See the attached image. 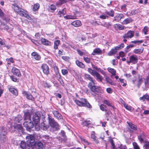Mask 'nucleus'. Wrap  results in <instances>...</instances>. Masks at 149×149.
Here are the masks:
<instances>
[{"mask_svg":"<svg viewBox=\"0 0 149 149\" xmlns=\"http://www.w3.org/2000/svg\"><path fill=\"white\" fill-rule=\"evenodd\" d=\"M146 99L147 101H149V95H148L147 93L143 95L142 97L139 98V100H142L143 102L145 101Z\"/></svg>","mask_w":149,"mask_h":149,"instance_id":"obj_32","label":"nucleus"},{"mask_svg":"<svg viewBox=\"0 0 149 149\" xmlns=\"http://www.w3.org/2000/svg\"><path fill=\"white\" fill-rule=\"evenodd\" d=\"M64 18L66 19H77V16L75 15H68L64 16Z\"/></svg>","mask_w":149,"mask_h":149,"instance_id":"obj_35","label":"nucleus"},{"mask_svg":"<svg viewBox=\"0 0 149 149\" xmlns=\"http://www.w3.org/2000/svg\"><path fill=\"white\" fill-rule=\"evenodd\" d=\"M127 123L129 126L132 130H130L129 131L130 132L132 133L133 131H135L137 130V127L136 125L133 124L132 123L130 122L127 121Z\"/></svg>","mask_w":149,"mask_h":149,"instance_id":"obj_12","label":"nucleus"},{"mask_svg":"<svg viewBox=\"0 0 149 149\" xmlns=\"http://www.w3.org/2000/svg\"><path fill=\"white\" fill-rule=\"evenodd\" d=\"M15 129L19 130H22L23 127L21 125L19 124H16L14 126Z\"/></svg>","mask_w":149,"mask_h":149,"instance_id":"obj_46","label":"nucleus"},{"mask_svg":"<svg viewBox=\"0 0 149 149\" xmlns=\"http://www.w3.org/2000/svg\"><path fill=\"white\" fill-rule=\"evenodd\" d=\"M27 139H28L27 142L32 147L34 144H35V140L33 136L32 135H29V136L26 137Z\"/></svg>","mask_w":149,"mask_h":149,"instance_id":"obj_6","label":"nucleus"},{"mask_svg":"<svg viewBox=\"0 0 149 149\" xmlns=\"http://www.w3.org/2000/svg\"><path fill=\"white\" fill-rule=\"evenodd\" d=\"M67 2L66 0H58L56 3V6L58 7Z\"/></svg>","mask_w":149,"mask_h":149,"instance_id":"obj_33","label":"nucleus"},{"mask_svg":"<svg viewBox=\"0 0 149 149\" xmlns=\"http://www.w3.org/2000/svg\"><path fill=\"white\" fill-rule=\"evenodd\" d=\"M103 103L107 106L111 107L113 110L115 111L116 109V107L113 105V104L111 102L108 100H104L103 101Z\"/></svg>","mask_w":149,"mask_h":149,"instance_id":"obj_18","label":"nucleus"},{"mask_svg":"<svg viewBox=\"0 0 149 149\" xmlns=\"http://www.w3.org/2000/svg\"><path fill=\"white\" fill-rule=\"evenodd\" d=\"M102 50L99 48H96L94 49L91 54L93 55H95L96 54H99L102 53Z\"/></svg>","mask_w":149,"mask_h":149,"instance_id":"obj_26","label":"nucleus"},{"mask_svg":"<svg viewBox=\"0 0 149 149\" xmlns=\"http://www.w3.org/2000/svg\"><path fill=\"white\" fill-rule=\"evenodd\" d=\"M119 80H120V81L121 83H123V84L122 85V86H123L124 87L126 86L127 84L126 81L125 80H124V79L119 78Z\"/></svg>","mask_w":149,"mask_h":149,"instance_id":"obj_62","label":"nucleus"},{"mask_svg":"<svg viewBox=\"0 0 149 149\" xmlns=\"http://www.w3.org/2000/svg\"><path fill=\"white\" fill-rule=\"evenodd\" d=\"M134 31H128L126 33H125L123 36L122 38H124L123 41L125 43H126L127 40L126 39L131 38L133 37L134 36Z\"/></svg>","mask_w":149,"mask_h":149,"instance_id":"obj_4","label":"nucleus"},{"mask_svg":"<svg viewBox=\"0 0 149 149\" xmlns=\"http://www.w3.org/2000/svg\"><path fill=\"white\" fill-rule=\"evenodd\" d=\"M71 24L74 26L76 27L80 26L82 25L81 21L78 20L74 21L71 22Z\"/></svg>","mask_w":149,"mask_h":149,"instance_id":"obj_20","label":"nucleus"},{"mask_svg":"<svg viewBox=\"0 0 149 149\" xmlns=\"http://www.w3.org/2000/svg\"><path fill=\"white\" fill-rule=\"evenodd\" d=\"M83 59L87 63H89L91 62V59L89 58L86 56L83 57Z\"/></svg>","mask_w":149,"mask_h":149,"instance_id":"obj_61","label":"nucleus"},{"mask_svg":"<svg viewBox=\"0 0 149 149\" xmlns=\"http://www.w3.org/2000/svg\"><path fill=\"white\" fill-rule=\"evenodd\" d=\"M44 147L43 144L41 141L35 142V144L32 147V149H40L43 148Z\"/></svg>","mask_w":149,"mask_h":149,"instance_id":"obj_10","label":"nucleus"},{"mask_svg":"<svg viewBox=\"0 0 149 149\" xmlns=\"http://www.w3.org/2000/svg\"><path fill=\"white\" fill-rule=\"evenodd\" d=\"M108 71L111 73L113 75H116V71L113 68H107Z\"/></svg>","mask_w":149,"mask_h":149,"instance_id":"obj_50","label":"nucleus"},{"mask_svg":"<svg viewBox=\"0 0 149 149\" xmlns=\"http://www.w3.org/2000/svg\"><path fill=\"white\" fill-rule=\"evenodd\" d=\"M138 83L137 86L138 88H139L141 84L143 82V79H144V78L143 77L141 76L139 74L138 75Z\"/></svg>","mask_w":149,"mask_h":149,"instance_id":"obj_31","label":"nucleus"},{"mask_svg":"<svg viewBox=\"0 0 149 149\" xmlns=\"http://www.w3.org/2000/svg\"><path fill=\"white\" fill-rule=\"evenodd\" d=\"M105 80L109 84L111 85H113L115 86L116 85V84L113 82L112 80L109 77H105Z\"/></svg>","mask_w":149,"mask_h":149,"instance_id":"obj_42","label":"nucleus"},{"mask_svg":"<svg viewBox=\"0 0 149 149\" xmlns=\"http://www.w3.org/2000/svg\"><path fill=\"white\" fill-rule=\"evenodd\" d=\"M40 5L38 3H36L33 6L32 10L33 11H38L40 8Z\"/></svg>","mask_w":149,"mask_h":149,"instance_id":"obj_39","label":"nucleus"},{"mask_svg":"<svg viewBox=\"0 0 149 149\" xmlns=\"http://www.w3.org/2000/svg\"><path fill=\"white\" fill-rule=\"evenodd\" d=\"M52 67L54 69L55 72L59 71V69L57 66L54 63L52 66Z\"/></svg>","mask_w":149,"mask_h":149,"instance_id":"obj_64","label":"nucleus"},{"mask_svg":"<svg viewBox=\"0 0 149 149\" xmlns=\"http://www.w3.org/2000/svg\"><path fill=\"white\" fill-rule=\"evenodd\" d=\"M91 138L97 144L99 143V141L97 140V137L95 136V133L94 131H92L91 133Z\"/></svg>","mask_w":149,"mask_h":149,"instance_id":"obj_23","label":"nucleus"},{"mask_svg":"<svg viewBox=\"0 0 149 149\" xmlns=\"http://www.w3.org/2000/svg\"><path fill=\"white\" fill-rule=\"evenodd\" d=\"M143 41L142 40H136L134 41H132L131 42L132 43H133L134 44H137L138 45H139V43H143Z\"/></svg>","mask_w":149,"mask_h":149,"instance_id":"obj_60","label":"nucleus"},{"mask_svg":"<svg viewBox=\"0 0 149 149\" xmlns=\"http://www.w3.org/2000/svg\"><path fill=\"white\" fill-rule=\"evenodd\" d=\"M41 43L43 45L46 46H50L51 45V42L50 41L45 39V38H41L40 39Z\"/></svg>","mask_w":149,"mask_h":149,"instance_id":"obj_22","label":"nucleus"},{"mask_svg":"<svg viewBox=\"0 0 149 149\" xmlns=\"http://www.w3.org/2000/svg\"><path fill=\"white\" fill-rule=\"evenodd\" d=\"M6 60L7 61L8 64L9 65L10 64V63H13L14 62L13 58L12 57H10L9 58H7Z\"/></svg>","mask_w":149,"mask_h":149,"instance_id":"obj_54","label":"nucleus"},{"mask_svg":"<svg viewBox=\"0 0 149 149\" xmlns=\"http://www.w3.org/2000/svg\"><path fill=\"white\" fill-rule=\"evenodd\" d=\"M133 20L130 17H129L125 19L123 21V23L124 24H126L132 22Z\"/></svg>","mask_w":149,"mask_h":149,"instance_id":"obj_43","label":"nucleus"},{"mask_svg":"<svg viewBox=\"0 0 149 149\" xmlns=\"http://www.w3.org/2000/svg\"><path fill=\"white\" fill-rule=\"evenodd\" d=\"M145 134L144 133H142L138 136V139L141 143H142L144 141L145 138Z\"/></svg>","mask_w":149,"mask_h":149,"instance_id":"obj_27","label":"nucleus"},{"mask_svg":"<svg viewBox=\"0 0 149 149\" xmlns=\"http://www.w3.org/2000/svg\"><path fill=\"white\" fill-rule=\"evenodd\" d=\"M43 125H42V128L44 130H46L49 127V126L48 124H47L44 123H43Z\"/></svg>","mask_w":149,"mask_h":149,"instance_id":"obj_51","label":"nucleus"},{"mask_svg":"<svg viewBox=\"0 0 149 149\" xmlns=\"http://www.w3.org/2000/svg\"><path fill=\"white\" fill-rule=\"evenodd\" d=\"M49 8L51 10V12L52 13L54 12L56 8V6L54 4L51 5L50 6Z\"/></svg>","mask_w":149,"mask_h":149,"instance_id":"obj_55","label":"nucleus"},{"mask_svg":"<svg viewBox=\"0 0 149 149\" xmlns=\"http://www.w3.org/2000/svg\"><path fill=\"white\" fill-rule=\"evenodd\" d=\"M132 145L134 149H140L139 146L136 142H133Z\"/></svg>","mask_w":149,"mask_h":149,"instance_id":"obj_57","label":"nucleus"},{"mask_svg":"<svg viewBox=\"0 0 149 149\" xmlns=\"http://www.w3.org/2000/svg\"><path fill=\"white\" fill-rule=\"evenodd\" d=\"M91 121L89 120H84L81 123V125L83 127H87L90 125L91 124Z\"/></svg>","mask_w":149,"mask_h":149,"instance_id":"obj_38","label":"nucleus"},{"mask_svg":"<svg viewBox=\"0 0 149 149\" xmlns=\"http://www.w3.org/2000/svg\"><path fill=\"white\" fill-rule=\"evenodd\" d=\"M20 146L22 149H26V144L24 141H22L20 143Z\"/></svg>","mask_w":149,"mask_h":149,"instance_id":"obj_49","label":"nucleus"},{"mask_svg":"<svg viewBox=\"0 0 149 149\" xmlns=\"http://www.w3.org/2000/svg\"><path fill=\"white\" fill-rule=\"evenodd\" d=\"M43 85L45 88H49L52 86L51 84L47 81H44Z\"/></svg>","mask_w":149,"mask_h":149,"instance_id":"obj_45","label":"nucleus"},{"mask_svg":"<svg viewBox=\"0 0 149 149\" xmlns=\"http://www.w3.org/2000/svg\"><path fill=\"white\" fill-rule=\"evenodd\" d=\"M22 119V117L21 115H18L15 118L14 120L17 123H19Z\"/></svg>","mask_w":149,"mask_h":149,"instance_id":"obj_48","label":"nucleus"},{"mask_svg":"<svg viewBox=\"0 0 149 149\" xmlns=\"http://www.w3.org/2000/svg\"><path fill=\"white\" fill-rule=\"evenodd\" d=\"M114 28L120 30H123L124 29V26L119 24H116L114 25Z\"/></svg>","mask_w":149,"mask_h":149,"instance_id":"obj_29","label":"nucleus"},{"mask_svg":"<svg viewBox=\"0 0 149 149\" xmlns=\"http://www.w3.org/2000/svg\"><path fill=\"white\" fill-rule=\"evenodd\" d=\"M25 11L27 12V11H25L24 9L21 8L17 13L20 16L23 17L26 13Z\"/></svg>","mask_w":149,"mask_h":149,"instance_id":"obj_36","label":"nucleus"},{"mask_svg":"<svg viewBox=\"0 0 149 149\" xmlns=\"http://www.w3.org/2000/svg\"><path fill=\"white\" fill-rule=\"evenodd\" d=\"M41 68L42 69V71L44 74L46 75L49 74V67L47 64L45 63L42 64Z\"/></svg>","mask_w":149,"mask_h":149,"instance_id":"obj_9","label":"nucleus"},{"mask_svg":"<svg viewBox=\"0 0 149 149\" xmlns=\"http://www.w3.org/2000/svg\"><path fill=\"white\" fill-rule=\"evenodd\" d=\"M11 72L14 75L18 77H20L21 76V74L19 69L15 67H13L11 69Z\"/></svg>","mask_w":149,"mask_h":149,"instance_id":"obj_8","label":"nucleus"},{"mask_svg":"<svg viewBox=\"0 0 149 149\" xmlns=\"http://www.w3.org/2000/svg\"><path fill=\"white\" fill-rule=\"evenodd\" d=\"M0 134H7V132L6 128L4 126L1 127L0 129Z\"/></svg>","mask_w":149,"mask_h":149,"instance_id":"obj_34","label":"nucleus"},{"mask_svg":"<svg viewBox=\"0 0 149 149\" xmlns=\"http://www.w3.org/2000/svg\"><path fill=\"white\" fill-rule=\"evenodd\" d=\"M143 147L144 149H149V141H145Z\"/></svg>","mask_w":149,"mask_h":149,"instance_id":"obj_56","label":"nucleus"},{"mask_svg":"<svg viewBox=\"0 0 149 149\" xmlns=\"http://www.w3.org/2000/svg\"><path fill=\"white\" fill-rule=\"evenodd\" d=\"M101 25L108 29L111 27L112 25L111 22H105L104 24H101Z\"/></svg>","mask_w":149,"mask_h":149,"instance_id":"obj_44","label":"nucleus"},{"mask_svg":"<svg viewBox=\"0 0 149 149\" xmlns=\"http://www.w3.org/2000/svg\"><path fill=\"white\" fill-rule=\"evenodd\" d=\"M10 78L11 80L15 82H18L19 81V80L14 75H12L10 77Z\"/></svg>","mask_w":149,"mask_h":149,"instance_id":"obj_59","label":"nucleus"},{"mask_svg":"<svg viewBox=\"0 0 149 149\" xmlns=\"http://www.w3.org/2000/svg\"><path fill=\"white\" fill-rule=\"evenodd\" d=\"M100 109L103 111H104L105 113V115L107 116H108L111 113V112L109 110H108L107 108L106 105L104 104H101L100 106Z\"/></svg>","mask_w":149,"mask_h":149,"instance_id":"obj_7","label":"nucleus"},{"mask_svg":"<svg viewBox=\"0 0 149 149\" xmlns=\"http://www.w3.org/2000/svg\"><path fill=\"white\" fill-rule=\"evenodd\" d=\"M117 53L116 50L113 48H112L111 49L110 51L108 53L107 55L110 56L115 55Z\"/></svg>","mask_w":149,"mask_h":149,"instance_id":"obj_40","label":"nucleus"},{"mask_svg":"<svg viewBox=\"0 0 149 149\" xmlns=\"http://www.w3.org/2000/svg\"><path fill=\"white\" fill-rule=\"evenodd\" d=\"M6 135L7 134H0V139L3 142L6 141Z\"/></svg>","mask_w":149,"mask_h":149,"instance_id":"obj_47","label":"nucleus"},{"mask_svg":"<svg viewBox=\"0 0 149 149\" xmlns=\"http://www.w3.org/2000/svg\"><path fill=\"white\" fill-rule=\"evenodd\" d=\"M79 137L81 141L82 142H83L84 143L87 145H89L90 143L88 142V141H87L86 139H84V138L83 137L81 136H79Z\"/></svg>","mask_w":149,"mask_h":149,"instance_id":"obj_52","label":"nucleus"},{"mask_svg":"<svg viewBox=\"0 0 149 149\" xmlns=\"http://www.w3.org/2000/svg\"><path fill=\"white\" fill-rule=\"evenodd\" d=\"M144 48L141 47L140 49H135L133 52L135 54H140L143 52Z\"/></svg>","mask_w":149,"mask_h":149,"instance_id":"obj_28","label":"nucleus"},{"mask_svg":"<svg viewBox=\"0 0 149 149\" xmlns=\"http://www.w3.org/2000/svg\"><path fill=\"white\" fill-rule=\"evenodd\" d=\"M135 46L134 45L130 44L127 46L125 49V52L127 53L131 50V48L134 47Z\"/></svg>","mask_w":149,"mask_h":149,"instance_id":"obj_37","label":"nucleus"},{"mask_svg":"<svg viewBox=\"0 0 149 149\" xmlns=\"http://www.w3.org/2000/svg\"><path fill=\"white\" fill-rule=\"evenodd\" d=\"M84 79H88L90 81L88 84V86L90 90L93 92L98 93L100 91V87L95 85V80L89 74H85L84 75Z\"/></svg>","mask_w":149,"mask_h":149,"instance_id":"obj_1","label":"nucleus"},{"mask_svg":"<svg viewBox=\"0 0 149 149\" xmlns=\"http://www.w3.org/2000/svg\"><path fill=\"white\" fill-rule=\"evenodd\" d=\"M75 63L78 66L81 68L83 69L85 67V65L78 60H76L75 61Z\"/></svg>","mask_w":149,"mask_h":149,"instance_id":"obj_30","label":"nucleus"},{"mask_svg":"<svg viewBox=\"0 0 149 149\" xmlns=\"http://www.w3.org/2000/svg\"><path fill=\"white\" fill-rule=\"evenodd\" d=\"M48 117L49 123L50 126L52 128H55L56 130H60V125L56 122L54 118H51L49 115Z\"/></svg>","mask_w":149,"mask_h":149,"instance_id":"obj_3","label":"nucleus"},{"mask_svg":"<svg viewBox=\"0 0 149 149\" xmlns=\"http://www.w3.org/2000/svg\"><path fill=\"white\" fill-rule=\"evenodd\" d=\"M66 8H64L63 9L58 11L57 13V15L59 17L61 18L66 14Z\"/></svg>","mask_w":149,"mask_h":149,"instance_id":"obj_15","label":"nucleus"},{"mask_svg":"<svg viewBox=\"0 0 149 149\" xmlns=\"http://www.w3.org/2000/svg\"><path fill=\"white\" fill-rule=\"evenodd\" d=\"M11 8L13 10L14 12L17 13L19 10L21 8L19 7V6L17 5L16 3H14L11 5Z\"/></svg>","mask_w":149,"mask_h":149,"instance_id":"obj_24","label":"nucleus"},{"mask_svg":"<svg viewBox=\"0 0 149 149\" xmlns=\"http://www.w3.org/2000/svg\"><path fill=\"white\" fill-rule=\"evenodd\" d=\"M61 43L60 41L59 40H56L54 41V48L55 49H58V46Z\"/></svg>","mask_w":149,"mask_h":149,"instance_id":"obj_41","label":"nucleus"},{"mask_svg":"<svg viewBox=\"0 0 149 149\" xmlns=\"http://www.w3.org/2000/svg\"><path fill=\"white\" fill-rule=\"evenodd\" d=\"M92 76L96 77V80L100 82H102L103 79V77L97 72H95L92 74Z\"/></svg>","mask_w":149,"mask_h":149,"instance_id":"obj_14","label":"nucleus"},{"mask_svg":"<svg viewBox=\"0 0 149 149\" xmlns=\"http://www.w3.org/2000/svg\"><path fill=\"white\" fill-rule=\"evenodd\" d=\"M27 98L31 100L32 101L34 100V98L33 96L30 93H28L26 96Z\"/></svg>","mask_w":149,"mask_h":149,"instance_id":"obj_63","label":"nucleus"},{"mask_svg":"<svg viewBox=\"0 0 149 149\" xmlns=\"http://www.w3.org/2000/svg\"><path fill=\"white\" fill-rule=\"evenodd\" d=\"M39 116L40 115L38 113H36L33 115V120L36 124H37L40 121V117Z\"/></svg>","mask_w":149,"mask_h":149,"instance_id":"obj_16","label":"nucleus"},{"mask_svg":"<svg viewBox=\"0 0 149 149\" xmlns=\"http://www.w3.org/2000/svg\"><path fill=\"white\" fill-rule=\"evenodd\" d=\"M23 125L27 130H29L33 128V123L31 121L29 122L25 121L23 123Z\"/></svg>","mask_w":149,"mask_h":149,"instance_id":"obj_13","label":"nucleus"},{"mask_svg":"<svg viewBox=\"0 0 149 149\" xmlns=\"http://www.w3.org/2000/svg\"><path fill=\"white\" fill-rule=\"evenodd\" d=\"M149 29V27L147 26H145L144 27L142 30V31L144 32L145 35L147 34V33Z\"/></svg>","mask_w":149,"mask_h":149,"instance_id":"obj_58","label":"nucleus"},{"mask_svg":"<svg viewBox=\"0 0 149 149\" xmlns=\"http://www.w3.org/2000/svg\"><path fill=\"white\" fill-rule=\"evenodd\" d=\"M138 58L137 56L135 54H132L129 57V60L127 61V63L128 64L132 63L133 64H135L137 63Z\"/></svg>","mask_w":149,"mask_h":149,"instance_id":"obj_5","label":"nucleus"},{"mask_svg":"<svg viewBox=\"0 0 149 149\" xmlns=\"http://www.w3.org/2000/svg\"><path fill=\"white\" fill-rule=\"evenodd\" d=\"M8 88L9 91L12 93L14 95L17 96L18 95V92L17 90L14 88L13 86H8Z\"/></svg>","mask_w":149,"mask_h":149,"instance_id":"obj_19","label":"nucleus"},{"mask_svg":"<svg viewBox=\"0 0 149 149\" xmlns=\"http://www.w3.org/2000/svg\"><path fill=\"white\" fill-rule=\"evenodd\" d=\"M124 15L122 13H116L114 17L113 21L118 22L122 18H124Z\"/></svg>","mask_w":149,"mask_h":149,"instance_id":"obj_11","label":"nucleus"},{"mask_svg":"<svg viewBox=\"0 0 149 149\" xmlns=\"http://www.w3.org/2000/svg\"><path fill=\"white\" fill-rule=\"evenodd\" d=\"M74 101L76 104L79 107H86L89 109L92 108V106L87 100L85 98H81L80 100L76 99Z\"/></svg>","mask_w":149,"mask_h":149,"instance_id":"obj_2","label":"nucleus"},{"mask_svg":"<svg viewBox=\"0 0 149 149\" xmlns=\"http://www.w3.org/2000/svg\"><path fill=\"white\" fill-rule=\"evenodd\" d=\"M31 113L29 112H25L24 115V120H31Z\"/></svg>","mask_w":149,"mask_h":149,"instance_id":"obj_25","label":"nucleus"},{"mask_svg":"<svg viewBox=\"0 0 149 149\" xmlns=\"http://www.w3.org/2000/svg\"><path fill=\"white\" fill-rule=\"evenodd\" d=\"M105 13L107 14L111 17H113L114 16V11L113 10H111L109 12L106 11Z\"/></svg>","mask_w":149,"mask_h":149,"instance_id":"obj_53","label":"nucleus"},{"mask_svg":"<svg viewBox=\"0 0 149 149\" xmlns=\"http://www.w3.org/2000/svg\"><path fill=\"white\" fill-rule=\"evenodd\" d=\"M31 56L34 57V58L37 61H40L41 60V56L36 52H33L32 53Z\"/></svg>","mask_w":149,"mask_h":149,"instance_id":"obj_21","label":"nucleus"},{"mask_svg":"<svg viewBox=\"0 0 149 149\" xmlns=\"http://www.w3.org/2000/svg\"><path fill=\"white\" fill-rule=\"evenodd\" d=\"M52 113L54 117L58 120L63 119V116L61 114L57 111L54 110L52 111Z\"/></svg>","mask_w":149,"mask_h":149,"instance_id":"obj_17","label":"nucleus"}]
</instances>
